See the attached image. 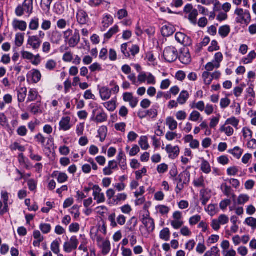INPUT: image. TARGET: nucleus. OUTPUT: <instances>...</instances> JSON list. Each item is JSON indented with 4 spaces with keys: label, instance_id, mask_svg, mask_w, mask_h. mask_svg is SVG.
Segmentation results:
<instances>
[{
    "label": "nucleus",
    "instance_id": "1",
    "mask_svg": "<svg viewBox=\"0 0 256 256\" xmlns=\"http://www.w3.org/2000/svg\"><path fill=\"white\" fill-rule=\"evenodd\" d=\"M64 38L65 42L68 43L70 48L76 46L80 41V32L76 29L73 30L68 28L64 32Z\"/></svg>",
    "mask_w": 256,
    "mask_h": 256
},
{
    "label": "nucleus",
    "instance_id": "2",
    "mask_svg": "<svg viewBox=\"0 0 256 256\" xmlns=\"http://www.w3.org/2000/svg\"><path fill=\"white\" fill-rule=\"evenodd\" d=\"M176 180L177 182V185L175 190L176 193L178 194L184 189V185H188L190 181V174L188 172H184L178 175Z\"/></svg>",
    "mask_w": 256,
    "mask_h": 256
},
{
    "label": "nucleus",
    "instance_id": "3",
    "mask_svg": "<svg viewBox=\"0 0 256 256\" xmlns=\"http://www.w3.org/2000/svg\"><path fill=\"white\" fill-rule=\"evenodd\" d=\"M234 14L236 16V20L238 23L248 24L250 21V15L248 10L237 8L234 11Z\"/></svg>",
    "mask_w": 256,
    "mask_h": 256
},
{
    "label": "nucleus",
    "instance_id": "4",
    "mask_svg": "<svg viewBox=\"0 0 256 256\" xmlns=\"http://www.w3.org/2000/svg\"><path fill=\"white\" fill-rule=\"evenodd\" d=\"M229 222V218L224 214H220L218 218L214 219L211 222V226L215 231H218L221 225H225Z\"/></svg>",
    "mask_w": 256,
    "mask_h": 256
},
{
    "label": "nucleus",
    "instance_id": "5",
    "mask_svg": "<svg viewBox=\"0 0 256 256\" xmlns=\"http://www.w3.org/2000/svg\"><path fill=\"white\" fill-rule=\"evenodd\" d=\"M163 56L166 61L172 62L177 59L178 52L175 48L169 46L164 49Z\"/></svg>",
    "mask_w": 256,
    "mask_h": 256
},
{
    "label": "nucleus",
    "instance_id": "6",
    "mask_svg": "<svg viewBox=\"0 0 256 256\" xmlns=\"http://www.w3.org/2000/svg\"><path fill=\"white\" fill-rule=\"evenodd\" d=\"M21 54L22 58L30 60L31 64L34 66H37L41 62V58L39 54L34 55L30 52L22 51Z\"/></svg>",
    "mask_w": 256,
    "mask_h": 256
},
{
    "label": "nucleus",
    "instance_id": "7",
    "mask_svg": "<svg viewBox=\"0 0 256 256\" xmlns=\"http://www.w3.org/2000/svg\"><path fill=\"white\" fill-rule=\"evenodd\" d=\"M92 190H93L92 195L94 200L96 202L97 204L104 203L106 201L104 194L102 192V188L98 185L93 186Z\"/></svg>",
    "mask_w": 256,
    "mask_h": 256
},
{
    "label": "nucleus",
    "instance_id": "8",
    "mask_svg": "<svg viewBox=\"0 0 256 256\" xmlns=\"http://www.w3.org/2000/svg\"><path fill=\"white\" fill-rule=\"evenodd\" d=\"M41 43L42 41L38 36H31L28 37V45L34 50H38Z\"/></svg>",
    "mask_w": 256,
    "mask_h": 256
},
{
    "label": "nucleus",
    "instance_id": "9",
    "mask_svg": "<svg viewBox=\"0 0 256 256\" xmlns=\"http://www.w3.org/2000/svg\"><path fill=\"white\" fill-rule=\"evenodd\" d=\"M59 130L63 131H68L72 127L71 123V118L68 116H64L62 118L59 122Z\"/></svg>",
    "mask_w": 256,
    "mask_h": 256
},
{
    "label": "nucleus",
    "instance_id": "10",
    "mask_svg": "<svg viewBox=\"0 0 256 256\" xmlns=\"http://www.w3.org/2000/svg\"><path fill=\"white\" fill-rule=\"evenodd\" d=\"M49 38L52 44H60L62 40V34L58 30H54L50 32Z\"/></svg>",
    "mask_w": 256,
    "mask_h": 256
},
{
    "label": "nucleus",
    "instance_id": "11",
    "mask_svg": "<svg viewBox=\"0 0 256 256\" xmlns=\"http://www.w3.org/2000/svg\"><path fill=\"white\" fill-rule=\"evenodd\" d=\"M166 152L168 154V156L172 159L176 158L180 154V148L178 146H172L169 144L166 145L165 148Z\"/></svg>",
    "mask_w": 256,
    "mask_h": 256
},
{
    "label": "nucleus",
    "instance_id": "12",
    "mask_svg": "<svg viewBox=\"0 0 256 256\" xmlns=\"http://www.w3.org/2000/svg\"><path fill=\"white\" fill-rule=\"evenodd\" d=\"M176 40L180 44L185 46H189L191 44L190 38L182 32H176L175 36Z\"/></svg>",
    "mask_w": 256,
    "mask_h": 256
},
{
    "label": "nucleus",
    "instance_id": "13",
    "mask_svg": "<svg viewBox=\"0 0 256 256\" xmlns=\"http://www.w3.org/2000/svg\"><path fill=\"white\" fill-rule=\"evenodd\" d=\"M95 104L96 105V109L93 110V113L96 114V110H100V113L96 116V120L98 122H102L106 121L108 118L106 114L104 112L101 106H98L97 104Z\"/></svg>",
    "mask_w": 256,
    "mask_h": 256
},
{
    "label": "nucleus",
    "instance_id": "14",
    "mask_svg": "<svg viewBox=\"0 0 256 256\" xmlns=\"http://www.w3.org/2000/svg\"><path fill=\"white\" fill-rule=\"evenodd\" d=\"M114 22V19L112 16L108 14H105L104 15L102 18V31H104Z\"/></svg>",
    "mask_w": 256,
    "mask_h": 256
},
{
    "label": "nucleus",
    "instance_id": "15",
    "mask_svg": "<svg viewBox=\"0 0 256 256\" xmlns=\"http://www.w3.org/2000/svg\"><path fill=\"white\" fill-rule=\"evenodd\" d=\"M142 222L150 233L153 232L155 228L154 220L152 218L148 216L144 217L142 220Z\"/></svg>",
    "mask_w": 256,
    "mask_h": 256
},
{
    "label": "nucleus",
    "instance_id": "16",
    "mask_svg": "<svg viewBox=\"0 0 256 256\" xmlns=\"http://www.w3.org/2000/svg\"><path fill=\"white\" fill-rule=\"evenodd\" d=\"M78 22L80 24H86L89 20L87 13L82 10H78L76 14Z\"/></svg>",
    "mask_w": 256,
    "mask_h": 256
},
{
    "label": "nucleus",
    "instance_id": "17",
    "mask_svg": "<svg viewBox=\"0 0 256 256\" xmlns=\"http://www.w3.org/2000/svg\"><path fill=\"white\" fill-rule=\"evenodd\" d=\"M29 78H31L32 83L37 84L42 78L40 71L37 69H32L28 73Z\"/></svg>",
    "mask_w": 256,
    "mask_h": 256
},
{
    "label": "nucleus",
    "instance_id": "18",
    "mask_svg": "<svg viewBox=\"0 0 256 256\" xmlns=\"http://www.w3.org/2000/svg\"><path fill=\"white\" fill-rule=\"evenodd\" d=\"M90 236L92 240L96 241L97 244L102 242V240H104L103 236L96 228L93 227L90 230Z\"/></svg>",
    "mask_w": 256,
    "mask_h": 256
},
{
    "label": "nucleus",
    "instance_id": "19",
    "mask_svg": "<svg viewBox=\"0 0 256 256\" xmlns=\"http://www.w3.org/2000/svg\"><path fill=\"white\" fill-rule=\"evenodd\" d=\"M12 26L15 30L25 31L27 28V24L24 21L14 19L12 22Z\"/></svg>",
    "mask_w": 256,
    "mask_h": 256
},
{
    "label": "nucleus",
    "instance_id": "20",
    "mask_svg": "<svg viewBox=\"0 0 256 256\" xmlns=\"http://www.w3.org/2000/svg\"><path fill=\"white\" fill-rule=\"evenodd\" d=\"M98 246L102 248V254H107L110 250V243L108 240H102V242L97 244Z\"/></svg>",
    "mask_w": 256,
    "mask_h": 256
},
{
    "label": "nucleus",
    "instance_id": "21",
    "mask_svg": "<svg viewBox=\"0 0 256 256\" xmlns=\"http://www.w3.org/2000/svg\"><path fill=\"white\" fill-rule=\"evenodd\" d=\"M100 94L101 98L103 100H108L112 94V90L106 86H103L100 89Z\"/></svg>",
    "mask_w": 256,
    "mask_h": 256
},
{
    "label": "nucleus",
    "instance_id": "22",
    "mask_svg": "<svg viewBox=\"0 0 256 256\" xmlns=\"http://www.w3.org/2000/svg\"><path fill=\"white\" fill-rule=\"evenodd\" d=\"M2 198L3 200L4 206V208L0 211V214L2 216L5 213L8 211V193L6 192H2Z\"/></svg>",
    "mask_w": 256,
    "mask_h": 256
},
{
    "label": "nucleus",
    "instance_id": "23",
    "mask_svg": "<svg viewBox=\"0 0 256 256\" xmlns=\"http://www.w3.org/2000/svg\"><path fill=\"white\" fill-rule=\"evenodd\" d=\"M166 124L171 131L176 130L178 128V122L173 117L168 116L166 120Z\"/></svg>",
    "mask_w": 256,
    "mask_h": 256
},
{
    "label": "nucleus",
    "instance_id": "24",
    "mask_svg": "<svg viewBox=\"0 0 256 256\" xmlns=\"http://www.w3.org/2000/svg\"><path fill=\"white\" fill-rule=\"evenodd\" d=\"M162 34L164 36H169L172 35L174 32V28L170 24L164 26L162 28Z\"/></svg>",
    "mask_w": 256,
    "mask_h": 256
},
{
    "label": "nucleus",
    "instance_id": "25",
    "mask_svg": "<svg viewBox=\"0 0 256 256\" xmlns=\"http://www.w3.org/2000/svg\"><path fill=\"white\" fill-rule=\"evenodd\" d=\"M30 112L34 115L42 113V105L40 102L30 104Z\"/></svg>",
    "mask_w": 256,
    "mask_h": 256
},
{
    "label": "nucleus",
    "instance_id": "26",
    "mask_svg": "<svg viewBox=\"0 0 256 256\" xmlns=\"http://www.w3.org/2000/svg\"><path fill=\"white\" fill-rule=\"evenodd\" d=\"M22 6L25 12L29 14H32L33 10V0H25Z\"/></svg>",
    "mask_w": 256,
    "mask_h": 256
},
{
    "label": "nucleus",
    "instance_id": "27",
    "mask_svg": "<svg viewBox=\"0 0 256 256\" xmlns=\"http://www.w3.org/2000/svg\"><path fill=\"white\" fill-rule=\"evenodd\" d=\"M250 199V197L246 194H240L238 197L236 204L238 205H244Z\"/></svg>",
    "mask_w": 256,
    "mask_h": 256
},
{
    "label": "nucleus",
    "instance_id": "28",
    "mask_svg": "<svg viewBox=\"0 0 256 256\" xmlns=\"http://www.w3.org/2000/svg\"><path fill=\"white\" fill-rule=\"evenodd\" d=\"M256 58V52L254 50H252L249 52L248 55L242 58V62L245 64H250Z\"/></svg>",
    "mask_w": 256,
    "mask_h": 256
},
{
    "label": "nucleus",
    "instance_id": "29",
    "mask_svg": "<svg viewBox=\"0 0 256 256\" xmlns=\"http://www.w3.org/2000/svg\"><path fill=\"white\" fill-rule=\"evenodd\" d=\"M193 184L195 187L204 188L206 186L205 178L201 176L194 180Z\"/></svg>",
    "mask_w": 256,
    "mask_h": 256
},
{
    "label": "nucleus",
    "instance_id": "30",
    "mask_svg": "<svg viewBox=\"0 0 256 256\" xmlns=\"http://www.w3.org/2000/svg\"><path fill=\"white\" fill-rule=\"evenodd\" d=\"M189 96V94L187 91H182L177 99L178 102L182 105L184 104L188 99Z\"/></svg>",
    "mask_w": 256,
    "mask_h": 256
},
{
    "label": "nucleus",
    "instance_id": "31",
    "mask_svg": "<svg viewBox=\"0 0 256 256\" xmlns=\"http://www.w3.org/2000/svg\"><path fill=\"white\" fill-rule=\"evenodd\" d=\"M34 138L36 140L37 142L40 144L42 146L44 147L47 148L48 145V142L50 140V138H48L47 144H46L45 142L46 140V138L40 133L34 136Z\"/></svg>",
    "mask_w": 256,
    "mask_h": 256
},
{
    "label": "nucleus",
    "instance_id": "32",
    "mask_svg": "<svg viewBox=\"0 0 256 256\" xmlns=\"http://www.w3.org/2000/svg\"><path fill=\"white\" fill-rule=\"evenodd\" d=\"M60 239H56L51 244L50 249L54 254H58L60 252Z\"/></svg>",
    "mask_w": 256,
    "mask_h": 256
},
{
    "label": "nucleus",
    "instance_id": "33",
    "mask_svg": "<svg viewBox=\"0 0 256 256\" xmlns=\"http://www.w3.org/2000/svg\"><path fill=\"white\" fill-rule=\"evenodd\" d=\"M119 30L118 26L117 25H115L112 28H110V30L104 34V38L106 39H110L114 34L118 32Z\"/></svg>",
    "mask_w": 256,
    "mask_h": 256
},
{
    "label": "nucleus",
    "instance_id": "34",
    "mask_svg": "<svg viewBox=\"0 0 256 256\" xmlns=\"http://www.w3.org/2000/svg\"><path fill=\"white\" fill-rule=\"evenodd\" d=\"M39 28V18L37 17L32 18L29 24V28L32 30H36Z\"/></svg>",
    "mask_w": 256,
    "mask_h": 256
},
{
    "label": "nucleus",
    "instance_id": "35",
    "mask_svg": "<svg viewBox=\"0 0 256 256\" xmlns=\"http://www.w3.org/2000/svg\"><path fill=\"white\" fill-rule=\"evenodd\" d=\"M179 58L180 62L185 64H188L190 62V56L188 52H182Z\"/></svg>",
    "mask_w": 256,
    "mask_h": 256
},
{
    "label": "nucleus",
    "instance_id": "36",
    "mask_svg": "<svg viewBox=\"0 0 256 256\" xmlns=\"http://www.w3.org/2000/svg\"><path fill=\"white\" fill-rule=\"evenodd\" d=\"M228 124H225L224 125L221 126L220 131L224 132L228 136H230L233 134L234 130L231 126H227Z\"/></svg>",
    "mask_w": 256,
    "mask_h": 256
},
{
    "label": "nucleus",
    "instance_id": "37",
    "mask_svg": "<svg viewBox=\"0 0 256 256\" xmlns=\"http://www.w3.org/2000/svg\"><path fill=\"white\" fill-rule=\"evenodd\" d=\"M203 81L206 85L209 86L212 81V78L211 74L208 72H204L202 74Z\"/></svg>",
    "mask_w": 256,
    "mask_h": 256
},
{
    "label": "nucleus",
    "instance_id": "38",
    "mask_svg": "<svg viewBox=\"0 0 256 256\" xmlns=\"http://www.w3.org/2000/svg\"><path fill=\"white\" fill-rule=\"evenodd\" d=\"M170 232L168 228H164L160 231V237L161 239L168 241L170 238Z\"/></svg>",
    "mask_w": 256,
    "mask_h": 256
},
{
    "label": "nucleus",
    "instance_id": "39",
    "mask_svg": "<svg viewBox=\"0 0 256 256\" xmlns=\"http://www.w3.org/2000/svg\"><path fill=\"white\" fill-rule=\"evenodd\" d=\"M200 169L206 174H208L211 172V167L210 164L204 160H203L202 162Z\"/></svg>",
    "mask_w": 256,
    "mask_h": 256
},
{
    "label": "nucleus",
    "instance_id": "40",
    "mask_svg": "<svg viewBox=\"0 0 256 256\" xmlns=\"http://www.w3.org/2000/svg\"><path fill=\"white\" fill-rule=\"evenodd\" d=\"M138 144L143 150H146L149 148L148 138L146 136H142L140 138Z\"/></svg>",
    "mask_w": 256,
    "mask_h": 256
},
{
    "label": "nucleus",
    "instance_id": "41",
    "mask_svg": "<svg viewBox=\"0 0 256 256\" xmlns=\"http://www.w3.org/2000/svg\"><path fill=\"white\" fill-rule=\"evenodd\" d=\"M230 30V26L226 25L220 28L218 32L222 37L225 38L229 34Z\"/></svg>",
    "mask_w": 256,
    "mask_h": 256
},
{
    "label": "nucleus",
    "instance_id": "42",
    "mask_svg": "<svg viewBox=\"0 0 256 256\" xmlns=\"http://www.w3.org/2000/svg\"><path fill=\"white\" fill-rule=\"evenodd\" d=\"M229 152L236 158H239L242 156L243 150L238 146H236L232 150H230Z\"/></svg>",
    "mask_w": 256,
    "mask_h": 256
},
{
    "label": "nucleus",
    "instance_id": "43",
    "mask_svg": "<svg viewBox=\"0 0 256 256\" xmlns=\"http://www.w3.org/2000/svg\"><path fill=\"white\" fill-rule=\"evenodd\" d=\"M200 119L202 120V118H201L200 113L196 110L192 112L189 116V120L192 122H198Z\"/></svg>",
    "mask_w": 256,
    "mask_h": 256
},
{
    "label": "nucleus",
    "instance_id": "44",
    "mask_svg": "<svg viewBox=\"0 0 256 256\" xmlns=\"http://www.w3.org/2000/svg\"><path fill=\"white\" fill-rule=\"evenodd\" d=\"M24 34L21 33H18L16 35L15 44L18 46H21L24 44Z\"/></svg>",
    "mask_w": 256,
    "mask_h": 256
},
{
    "label": "nucleus",
    "instance_id": "45",
    "mask_svg": "<svg viewBox=\"0 0 256 256\" xmlns=\"http://www.w3.org/2000/svg\"><path fill=\"white\" fill-rule=\"evenodd\" d=\"M56 65L57 64L56 60H48L46 63L45 67L48 70L52 71L56 68Z\"/></svg>",
    "mask_w": 256,
    "mask_h": 256
},
{
    "label": "nucleus",
    "instance_id": "46",
    "mask_svg": "<svg viewBox=\"0 0 256 256\" xmlns=\"http://www.w3.org/2000/svg\"><path fill=\"white\" fill-rule=\"evenodd\" d=\"M200 201L203 205H206L210 198V196L204 190H202L200 192Z\"/></svg>",
    "mask_w": 256,
    "mask_h": 256
},
{
    "label": "nucleus",
    "instance_id": "47",
    "mask_svg": "<svg viewBox=\"0 0 256 256\" xmlns=\"http://www.w3.org/2000/svg\"><path fill=\"white\" fill-rule=\"evenodd\" d=\"M127 194L125 193L118 194L114 198V202L116 204H118L122 201H124L127 198Z\"/></svg>",
    "mask_w": 256,
    "mask_h": 256
},
{
    "label": "nucleus",
    "instance_id": "48",
    "mask_svg": "<svg viewBox=\"0 0 256 256\" xmlns=\"http://www.w3.org/2000/svg\"><path fill=\"white\" fill-rule=\"evenodd\" d=\"M26 96V88H22L18 92V101L20 102H22L24 100Z\"/></svg>",
    "mask_w": 256,
    "mask_h": 256
},
{
    "label": "nucleus",
    "instance_id": "49",
    "mask_svg": "<svg viewBox=\"0 0 256 256\" xmlns=\"http://www.w3.org/2000/svg\"><path fill=\"white\" fill-rule=\"evenodd\" d=\"M38 96V92L34 89H31L29 91L28 98V102H32L34 101L37 99Z\"/></svg>",
    "mask_w": 256,
    "mask_h": 256
},
{
    "label": "nucleus",
    "instance_id": "50",
    "mask_svg": "<svg viewBox=\"0 0 256 256\" xmlns=\"http://www.w3.org/2000/svg\"><path fill=\"white\" fill-rule=\"evenodd\" d=\"M30 158L32 160L36 162H40L42 160V157L38 154L34 153L33 148L30 146L28 149Z\"/></svg>",
    "mask_w": 256,
    "mask_h": 256
},
{
    "label": "nucleus",
    "instance_id": "51",
    "mask_svg": "<svg viewBox=\"0 0 256 256\" xmlns=\"http://www.w3.org/2000/svg\"><path fill=\"white\" fill-rule=\"evenodd\" d=\"M104 106L109 111L113 112L116 108V102L114 100L104 103Z\"/></svg>",
    "mask_w": 256,
    "mask_h": 256
},
{
    "label": "nucleus",
    "instance_id": "52",
    "mask_svg": "<svg viewBox=\"0 0 256 256\" xmlns=\"http://www.w3.org/2000/svg\"><path fill=\"white\" fill-rule=\"evenodd\" d=\"M156 210L158 212L162 214H168L170 210V208L164 205H159L157 206L156 207Z\"/></svg>",
    "mask_w": 256,
    "mask_h": 256
},
{
    "label": "nucleus",
    "instance_id": "53",
    "mask_svg": "<svg viewBox=\"0 0 256 256\" xmlns=\"http://www.w3.org/2000/svg\"><path fill=\"white\" fill-rule=\"evenodd\" d=\"M244 223L251 227L252 229L256 228V218L252 217H249L245 220Z\"/></svg>",
    "mask_w": 256,
    "mask_h": 256
},
{
    "label": "nucleus",
    "instance_id": "54",
    "mask_svg": "<svg viewBox=\"0 0 256 256\" xmlns=\"http://www.w3.org/2000/svg\"><path fill=\"white\" fill-rule=\"evenodd\" d=\"M188 19L192 23L196 24V18L198 16V11L196 9H194L192 12L189 13Z\"/></svg>",
    "mask_w": 256,
    "mask_h": 256
},
{
    "label": "nucleus",
    "instance_id": "55",
    "mask_svg": "<svg viewBox=\"0 0 256 256\" xmlns=\"http://www.w3.org/2000/svg\"><path fill=\"white\" fill-rule=\"evenodd\" d=\"M220 66V64H216L213 61L212 62H208L205 66V69L206 70V72H209L212 71L214 68H218Z\"/></svg>",
    "mask_w": 256,
    "mask_h": 256
},
{
    "label": "nucleus",
    "instance_id": "56",
    "mask_svg": "<svg viewBox=\"0 0 256 256\" xmlns=\"http://www.w3.org/2000/svg\"><path fill=\"white\" fill-rule=\"evenodd\" d=\"M239 122V120L234 116L230 118H228L226 122V124H231L236 129H238V125Z\"/></svg>",
    "mask_w": 256,
    "mask_h": 256
},
{
    "label": "nucleus",
    "instance_id": "57",
    "mask_svg": "<svg viewBox=\"0 0 256 256\" xmlns=\"http://www.w3.org/2000/svg\"><path fill=\"white\" fill-rule=\"evenodd\" d=\"M221 188L224 195L229 196L232 194V190L231 188L228 186L226 184H223L221 186Z\"/></svg>",
    "mask_w": 256,
    "mask_h": 256
},
{
    "label": "nucleus",
    "instance_id": "58",
    "mask_svg": "<svg viewBox=\"0 0 256 256\" xmlns=\"http://www.w3.org/2000/svg\"><path fill=\"white\" fill-rule=\"evenodd\" d=\"M192 108H196L202 112L204 110L205 104L203 101H200L196 103H194L190 106Z\"/></svg>",
    "mask_w": 256,
    "mask_h": 256
},
{
    "label": "nucleus",
    "instance_id": "59",
    "mask_svg": "<svg viewBox=\"0 0 256 256\" xmlns=\"http://www.w3.org/2000/svg\"><path fill=\"white\" fill-rule=\"evenodd\" d=\"M178 138V134L176 132L168 131L166 134V138L168 141H172Z\"/></svg>",
    "mask_w": 256,
    "mask_h": 256
},
{
    "label": "nucleus",
    "instance_id": "60",
    "mask_svg": "<svg viewBox=\"0 0 256 256\" xmlns=\"http://www.w3.org/2000/svg\"><path fill=\"white\" fill-rule=\"evenodd\" d=\"M244 138L246 139L247 138H251L252 136V132L247 127H244L242 130Z\"/></svg>",
    "mask_w": 256,
    "mask_h": 256
},
{
    "label": "nucleus",
    "instance_id": "61",
    "mask_svg": "<svg viewBox=\"0 0 256 256\" xmlns=\"http://www.w3.org/2000/svg\"><path fill=\"white\" fill-rule=\"evenodd\" d=\"M175 116L178 120H184L186 118L187 114L184 110H180L176 112Z\"/></svg>",
    "mask_w": 256,
    "mask_h": 256
},
{
    "label": "nucleus",
    "instance_id": "62",
    "mask_svg": "<svg viewBox=\"0 0 256 256\" xmlns=\"http://www.w3.org/2000/svg\"><path fill=\"white\" fill-rule=\"evenodd\" d=\"M40 228L44 234H48L51 230V226L48 224H42Z\"/></svg>",
    "mask_w": 256,
    "mask_h": 256
},
{
    "label": "nucleus",
    "instance_id": "63",
    "mask_svg": "<svg viewBox=\"0 0 256 256\" xmlns=\"http://www.w3.org/2000/svg\"><path fill=\"white\" fill-rule=\"evenodd\" d=\"M201 216L198 214L192 216L189 220L190 225L194 226L200 221Z\"/></svg>",
    "mask_w": 256,
    "mask_h": 256
},
{
    "label": "nucleus",
    "instance_id": "64",
    "mask_svg": "<svg viewBox=\"0 0 256 256\" xmlns=\"http://www.w3.org/2000/svg\"><path fill=\"white\" fill-rule=\"evenodd\" d=\"M70 245L71 247L76 250L78 244V240L76 236H72L70 238V241L68 242Z\"/></svg>",
    "mask_w": 256,
    "mask_h": 256
}]
</instances>
